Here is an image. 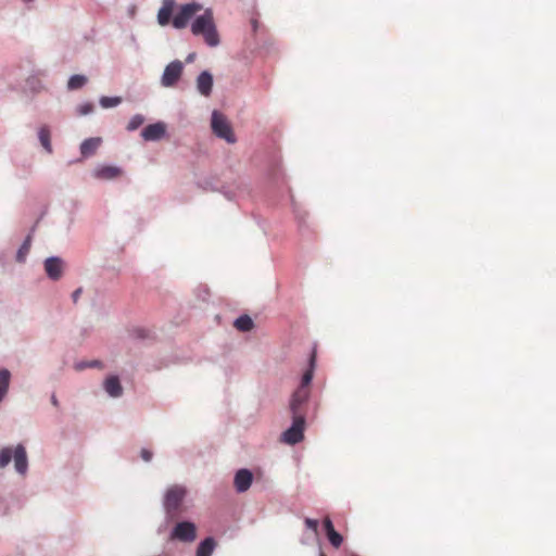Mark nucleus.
<instances>
[{
  "mask_svg": "<svg viewBox=\"0 0 556 556\" xmlns=\"http://www.w3.org/2000/svg\"><path fill=\"white\" fill-rule=\"evenodd\" d=\"M202 10V5L195 2L184 4L173 17V26L177 29L185 28L189 21Z\"/></svg>",
  "mask_w": 556,
  "mask_h": 556,
  "instance_id": "nucleus-7",
  "label": "nucleus"
},
{
  "mask_svg": "<svg viewBox=\"0 0 556 556\" xmlns=\"http://www.w3.org/2000/svg\"><path fill=\"white\" fill-rule=\"evenodd\" d=\"M327 538L331 545L336 548L340 547L343 542L342 535L338 533L336 530L327 534Z\"/></svg>",
  "mask_w": 556,
  "mask_h": 556,
  "instance_id": "nucleus-27",
  "label": "nucleus"
},
{
  "mask_svg": "<svg viewBox=\"0 0 556 556\" xmlns=\"http://www.w3.org/2000/svg\"><path fill=\"white\" fill-rule=\"evenodd\" d=\"M11 380V372L7 368H0V403L5 399Z\"/></svg>",
  "mask_w": 556,
  "mask_h": 556,
  "instance_id": "nucleus-19",
  "label": "nucleus"
},
{
  "mask_svg": "<svg viewBox=\"0 0 556 556\" xmlns=\"http://www.w3.org/2000/svg\"><path fill=\"white\" fill-rule=\"evenodd\" d=\"M184 71V65L180 61L170 62L164 70L161 78V84L164 87H174L180 79Z\"/></svg>",
  "mask_w": 556,
  "mask_h": 556,
  "instance_id": "nucleus-8",
  "label": "nucleus"
},
{
  "mask_svg": "<svg viewBox=\"0 0 556 556\" xmlns=\"http://www.w3.org/2000/svg\"><path fill=\"white\" fill-rule=\"evenodd\" d=\"M175 4V0H163L162 7L157 13V22L160 25L164 26L169 23Z\"/></svg>",
  "mask_w": 556,
  "mask_h": 556,
  "instance_id": "nucleus-15",
  "label": "nucleus"
},
{
  "mask_svg": "<svg viewBox=\"0 0 556 556\" xmlns=\"http://www.w3.org/2000/svg\"><path fill=\"white\" fill-rule=\"evenodd\" d=\"M86 83H87V78L85 76L73 75L67 83V88L70 90H76V89L81 88Z\"/></svg>",
  "mask_w": 556,
  "mask_h": 556,
  "instance_id": "nucleus-23",
  "label": "nucleus"
},
{
  "mask_svg": "<svg viewBox=\"0 0 556 556\" xmlns=\"http://www.w3.org/2000/svg\"><path fill=\"white\" fill-rule=\"evenodd\" d=\"M186 494L187 490L182 485L175 484L167 489L164 496V508L168 515L177 514Z\"/></svg>",
  "mask_w": 556,
  "mask_h": 556,
  "instance_id": "nucleus-4",
  "label": "nucleus"
},
{
  "mask_svg": "<svg viewBox=\"0 0 556 556\" xmlns=\"http://www.w3.org/2000/svg\"><path fill=\"white\" fill-rule=\"evenodd\" d=\"M319 556H326V555H325V553L320 552V553H319Z\"/></svg>",
  "mask_w": 556,
  "mask_h": 556,
  "instance_id": "nucleus-35",
  "label": "nucleus"
},
{
  "mask_svg": "<svg viewBox=\"0 0 556 556\" xmlns=\"http://www.w3.org/2000/svg\"><path fill=\"white\" fill-rule=\"evenodd\" d=\"M47 276L52 280H59L64 270V262L60 257H49L43 263Z\"/></svg>",
  "mask_w": 556,
  "mask_h": 556,
  "instance_id": "nucleus-10",
  "label": "nucleus"
},
{
  "mask_svg": "<svg viewBox=\"0 0 556 556\" xmlns=\"http://www.w3.org/2000/svg\"><path fill=\"white\" fill-rule=\"evenodd\" d=\"M101 144L100 138H89L81 142L80 153L84 157L93 155Z\"/></svg>",
  "mask_w": 556,
  "mask_h": 556,
  "instance_id": "nucleus-17",
  "label": "nucleus"
},
{
  "mask_svg": "<svg viewBox=\"0 0 556 556\" xmlns=\"http://www.w3.org/2000/svg\"><path fill=\"white\" fill-rule=\"evenodd\" d=\"M191 31L195 36H202L210 47L219 45V35L214 23L213 12L210 9L193 21Z\"/></svg>",
  "mask_w": 556,
  "mask_h": 556,
  "instance_id": "nucleus-3",
  "label": "nucleus"
},
{
  "mask_svg": "<svg viewBox=\"0 0 556 556\" xmlns=\"http://www.w3.org/2000/svg\"><path fill=\"white\" fill-rule=\"evenodd\" d=\"M101 366V363L99 361H93L91 363H80L76 366L77 369H84V368H87V367H100Z\"/></svg>",
  "mask_w": 556,
  "mask_h": 556,
  "instance_id": "nucleus-29",
  "label": "nucleus"
},
{
  "mask_svg": "<svg viewBox=\"0 0 556 556\" xmlns=\"http://www.w3.org/2000/svg\"><path fill=\"white\" fill-rule=\"evenodd\" d=\"M212 87L213 76L206 71L202 72L197 78V88L199 92L204 97H208L212 92Z\"/></svg>",
  "mask_w": 556,
  "mask_h": 556,
  "instance_id": "nucleus-14",
  "label": "nucleus"
},
{
  "mask_svg": "<svg viewBox=\"0 0 556 556\" xmlns=\"http://www.w3.org/2000/svg\"><path fill=\"white\" fill-rule=\"evenodd\" d=\"M11 462L14 463V469L18 476L25 477L27 475L28 457L23 444L0 448V470L5 469Z\"/></svg>",
  "mask_w": 556,
  "mask_h": 556,
  "instance_id": "nucleus-2",
  "label": "nucleus"
},
{
  "mask_svg": "<svg viewBox=\"0 0 556 556\" xmlns=\"http://www.w3.org/2000/svg\"><path fill=\"white\" fill-rule=\"evenodd\" d=\"M143 122H144V117L142 115H140V114L134 115L130 118L126 128L128 131H134V130L138 129L143 124Z\"/></svg>",
  "mask_w": 556,
  "mask_h": 556,
  "instance_id": "nucleus-26",
  "label": "nucleus"
},
{
  "mask_svg": "<svg viewBox=\"0 0 556 556\" xmlns=\"http://www.w3.org/2000/svg\"><path fill=\"white\" fill-rule=\"evenodd\" d=\"M104 390L113 397H118L123 393V388L116 376H111L104 381Z\"/></svg>",
  "mask_w": 556,
  "mask_h": 556,
  "instance_id": "nucleus-18",
  "label": "nucleus"
},
{
  "mask_svg": "<svg viewBox=\"0 0 556 556\" xmlns=\"http://www.w3.org/2000/svg\"><path fill=\"white\" fill-rule=\"evenodd\" d=\"M324 528H325V531H326V534H329L330 532L334 531V527L332 525V521L329 517H326L324 519Z\"/></svg>",
  "mask_w": 556,
  "mask_h": 556,
  "instance_id": "nucleus-30",
  "label": "nucleus"
},
{
  "mask_svg": "<svg viewBox=\"0 0 556 556\" xmlns=\"http://www.w3.org/2000/svg\"><path fill=\"white\" fill-rule=\"evenodd\" d=\"M121 102H122V99L119 97H102L100 99V104L104 109L116 106Z\"/></svg>",
  "mask_w": 556,
  "mask_h": 556,
  "instance_id": "nucleus-25",
  "label": "nucleus"
},
{
  "mask_svg": "<svg viewBox=\"0 0 556 556\" xmlns=\"http://www.w3.org/2000/svg\"><path fill=\"white\" fill-rule=\"evenodd\" d=\"M122 175L123 169L113 165H102L94 170V177L101 180H112Z\"/></svg>",
  "mask_w": 556,
  "mask_h": 556,
  "instance_id": "nucleus-13",
  "label": "nucleus"
},
{
  "mask_svg": "<svg viewBox=\"0 0 556 556\" xmlns=\"http://www.w3.org/2000/svg\"><path fill=\"white\" fill-rule=\"evenodd\" d=\"M22 91L30 100L34 98V96H35V80H34V75L33 74L28 75V77L26 78L25 86L22 87Z\"/></svg>",
  "mask_w": 556,
  "mask_h": 556,
  "instance_id": "nucleus-24",
  "label": "nucleus"
},
{
  "mask_svg": "<svg viewBox=\"0 0 556 556\" xmlns=\"http://www.w3.org/2000/svg\"><path fill=\"white\" fill-rule=\"evenodd\" d=\"M51 401H52L53 405H55V406L58 405V400H56L55 395H52Z\"/></svg>",
  "mask_w": 556,
  "mask_h": 556,
  "instance_id": "nucleus-33",
  "label": "nucleus"
},
{
  "mask_svg": "<svg viewBox=\"0 0 556 556\" xmlns=\"http://www.w3.org/2000/svg\"><path fill=\"white\" fill-rule=\"evenodd\" d=\"M212 130L213 132L226 140L228 143H235L236 137L232 131L231 125L226 118V116L217 111H214L212 114Z\"/></svg>",
  "mask_w": 556,
  "mask_h": 556,
  "instance_id": "nucleus-5",
  "label": "nucleus"
},
{
  "mask_svg": "<svg viewBox=\"0 0 556 556\" xmlns=\"http://www.w3.org/2000/svg\"><path fill=\"white\" fill-rule=\"evenodd\" d=\"M80 293H81V289L80 288L73 292L72 296H73V301L74 302H77V300L79 299Z\"/></svg>",
  "mask_w": 556,
  "mask_h": 556,
  "instance_id": "nucleus-32",
  "label": "nucleus"
},
{
  "mask_svg": "<svg viewBox=\"0 0 556 556\" xmlns=\"http://www.w3.org/2000/svg\"><path fill=\"white\" fill-rule=\"evenodd\" d=\"M292 425L282 433V441L288 444H296L304 438L305 417L302 415H292Z\"/></svg>",
  "mask_w": 556,
  "mask_h": 556,
  "instance_id": "nucleus-6",
  "label": "nucleus"
},
{
  "mask_svg": "<svg viewBox=\"0 0 556 556\" xmlns=\"http://www.w3.org/2000/svg\"><path fill=\"white\" fill-rule=\"evenodd\" d=\"M24 1L27 4V3L31 2L33 0H24Z\"/></svg>",
  "mask_w": 556,
  "mask_h": 556,
  "instance_id": "nucleus-34",
  "label": "nucleus"
},
{
  "mask_svg": "<svg viewBox=\"0 0 556 556\" xmlns=\"http://www.w3.org/2000/svg\"><path fill=\"white\" fill-rule=\"evenodd\" d=\"M39 141L47 153H52L50 131L45 127H42L39 131Z\"/></svg>",
  "mask_w": 556,
  "mask_h": 556,
  "instance_id": "nucleus-22",
  "label": "nucleus"
},
{
  "mask_svg": "<svg viewBox=\"0 0 556 556\" xmlns=\"http://www.w3.org/2000/svg\"><path fill=\"white\" fill-rule=\"evenodd\" d=\"M253 481V475L249 469H240L235 476V488L238 492H245L249 490Z\"/></svg>",
  "mask_w": 556,
  "mask_h": 556,
  "instance_id": "nucleus-12",
  "label": "nucleus"
},
{
  "mask_svg": "<svg viewBox=\"0 0 556 556\" xmlns=\"http://www.w3.org/2000/svg\"><path fill=\"white\" fill-rule=\"evenodd\" d=\"M305 526L311 529L315 534L318 533V521L316 519L306 518Z\"/></svg>",
  "mask_w": 556,
  "mask_h": 556,
  "instance_id": "nucleus-28",
  "label": "nucleus"
},
{
  "mask_svg": "<svg viewBox=\"0 0 556 556\" xmlns=\"http://www.w3.org/2000/svg\"><path fill=\"white\" fill-rule=\"evenodd\" d=\"M233 326L237 330L247 332L253 329L254 323L249 315H241L235 320Z\"/></svg>",
  "mask_w": 556,
  "mask_h": 556,
  "instance_id": "nucleus-21",
  "label": "nucleus"
},
{
  "mask_svg": "<svg viewBox=\"0 0 556 556\" xmlns=\"http://www.w3.org/2000/svg\"><path fill=\"white\" fill-rule=\"evenodd\" d=\"M197 536L194 523L189 521L178 522L172 532V538L182 542H192Z\"/></svg>",
  "mask_w": 556,
  "mask_h": 556,
  "instance_id": "nucleus-9",
  "label": "nucleus"
},
{
  "mask_svg": "<svg viewBox=\"0 0 556 556\" xmlns=\"http://www.w3.org/2000/svg\"><path fill=\"white\" fill-rule=\"evenodd\" d=\"M35 231V226H31L29 229V233L24 239L23 243L16 251L15 260L17 263H25L26 257L30 251L31 248V235Z\"/></svg>",
  "mask_w": 556,
  "mask_h": 556,
  "instance_id": "nucleus-16",
  "label": "nucleus"
},
{
  "mask_svg": "<svg viewBox=\"0 0 556 556\" xmlns=\"http://www.w3.org/2000/svg\"><path fill=\"white\" fill-rule=\"evenodd\" d=\"M315 366L316 354L313 352L309 357L308 368L304 371L299 387L291 395L290 410L292 415H302L304 417L306 415V406L311 395V383L313 380Z\"/></svg>",
  "mask_w": 556,
  "mask_h": 556,
  "instance_id": "nucleus-1",
  "label": "nucleus"
},
{
  "mask_svg": "<svg viewBox=\"0 0 556 556\" xmlns=\"http://www.w3.org/2000/svg\"><path fill=\"white\" fill-rule=\"evenodd\" d=\"M216 546V541L213 538H206L202 541L197 548V556H211Z\"/></svg>",
  "mask_w": 556,
  "mask_h": 556,
  "instance_id": "nucleus-20",
  "label": "nucleus"
},
{
  "mask_svg": "<svg viewBox=\"0 0 556 556\" xmlns=\"http://www.w3.org/2000/svg\"><path fill=\"white\" fill-rule=\"evenodd\" d=\"M140 454H141V458L144 462H150L152 459V452L147 448H142Z\"/></svg>",
  "mask_w": 556,
  "mask_h": 556,
  "instance_id": "nucleus-31",
  "label": "nucleus"
},
{
  "mask_svg": "<svg viewBox=\"0 0 556 556\" xmlns=\"http://www.w3.org/2000/svg\"><path fill=\"white\" fill-rule=\"evenodd\" d=\"M166 134V125L163 122L150 124L141 131V136L146 141H157Z\"/></svg>",
  "mask_w": 556,
  "mask_h": 556,
  "instance_id": "nucleus-11",
  "label": "nucleus"
}]
</instances>
